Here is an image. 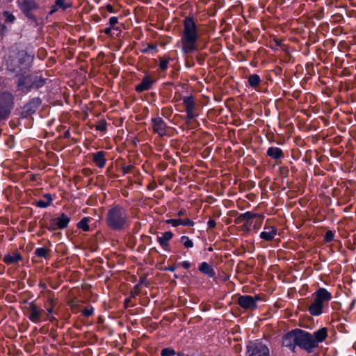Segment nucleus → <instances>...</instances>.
Returning a JSON list of instances; mask_svg holds the SVG:
<instances>
[{"mask_svg":"<svg viewBox=\"0 0 356 356\" xmlns=\"http://www.w3.org/2000/svg\"><path fill=\"white\" fill-rule=\"evenodd\" d=\"M247 356H270V348L262 339L250 340L246 345Z\"/></svg>","mask_w":356,"mask_h":356,"instance_id":"obj_7","label":"nucleus"},{"mask_svg":"<svg viewBox=\"0 0 356 356\" xmlns=\"http://www.w3.org/2000/svg\"><path fill=\"white\" fill-rule=\"evenodd\" d=\"M207 226H208V228H209V229L215 228V227L216 226V222L215 220L210 218L207 222Z\"/></svg>","mask_w":356,"mask_h":356,"instance_id":"obj_53","label":"nucleus"},{"mask_svg":"<svg viewBox=\"0 0 356 356\" xmlns=\"http://www.w3.org/2000/svg\"><path fill=\"white\" fill-rule=\"evenodd\" d=\"M313 338L312 333L298 328L297 346L307 353H313L316 348Z\"/></svg>","mask_w":356,"mask_h":356,"instance_id":"obj_8","label":"nucleus"},{"mask_svg":"<svg viewBox=\"0 0 356 356\" xmlns=\"http://www.w3.org/2000/svg\"><path fill=\"white\" fill-rule=\"evenodd\" d=\"M198 270L204 275H206L210 278L216 276V272L212 266L206 261H202L199 264Z\"/></svg>","mask_w":356,"mask_h":356,"instance_id":"obj_24","label":"nucleus"},{"mask_svg":"<svg viewBox=\"0 0 356 356\" xmlns=\"http://www.w3.org/2000/svg\"><path fill=\"white\" fill-rule=\"evenodd\" d=\"M181 265L184 269H188L191 267V263L188 261H182Z\"/></svg>","mask_w":356,"mask_h":356,"instance_id":"obj_55","label":"nucleus"},{"mask_svg":"<svg viewBox=\"0 0 356 356\" xmlns=\"http://www.w3.org/2000/svg\"><path fill=\"white\" fill-rule=\"evenodd\" d=\"M17 6L26 17L30 21L38 24V19L33 12L40 8L38 3L35 0H17Z\"/></svg>","mask_w":356,"mask_h":356,"instance_id":"obj_6","label":"nucleus"},{"mask_svg":"<svg viewBox=\"0 0 356 356\" xmlns=\"http://www.w3.org/2000/svg\"><path fill=\"white\" fill-rule=\"evenodd\" d=\"M279 172L282 177H288L289 175V170L286 166H280L279 168Z\"/></svg>","mask_w":356,"mask_h":356,"instance_id":"obj_44","label":"nucleus"},{"mask_svg":"<svg viewBox=\"0 0 356 356\" xmlns=\"http://www.w3.org/2000/svg\"><path fill=\"white\" fill-rule=\"evenodd\" d=\"M39 224L41 228L48 229L49 225L45 222L40 220Z\"/></svg>","mask_w":356,"mask_h":356,"instance_id":"obj_58","label":"nucleus"},{"mask_svg":"<svg viewBox=\"0 0 356 356\" xmlns=\"http://www.w3.org/2000/svg\"><path fill=\"white\" fill-rule=\"evenodd\" d=\"M162 115L165 118H168L172 113V109L170 107H165L161 110Z\"/></svg>","mask_w":356,"mask_h":356,"instance_id":"obj_47","label":"nucleus"},{"mask_svg":"<svg viewBox=\"0 0 356 356\" xmlns=\"http://www.w3.org/2000/svg\"><path fill=\"white\" fill-rule=\"evenodd\" d=\"M177 352L170 347L163 348L161 351V356H174Z\"/></svg>","mask_w":356,"mask_h":356,"instance_id":"obj_38","label":"nucleus"},{"mask_svg":"<svg viewBox=\"0 0 356 356\" xmlns=\"http://www.w3.org/2000/svg\"><path fill=\"white\" fill-rule=\"evenodd\" d=\"M314 301L323 306L325 302H328L332 298L331 293H330L325 288H319L314 293Z\"/></svg>","mask_w":356,"mask_h":356,"instance_id":"obj_17","label":"nucleus"},{"mask_svg":"<svg viewBox=\"0 0 356 356\" xmlns=\"http://www.w3.org/2000/svg\"><path fill=\"white\" fill-rule=\"evenodd\" d=\"M323 307L321 305L317 302L314 301L308 308V312L312 316H320L323 313Z\"/></svg>","mask_w":356,"mask_h":356,"instance_id":"obj_27","label":"nucleus"},{"mask_svg":"<svg viewBox=\"0 0 356 356\" xmlns=\"http://www.w3.org/2000/svg\"><path fill=\"white\" fill-rule=\"evenodd\" d=\"M51 250L46 247L37 248L35 250V255L38 258L47 259L49 257Z\"/></svg>","mask_w":356,"mask_h":356,"instance_id":"obj_31","label":"nucleus"},{"mask_svg":"<svg viewBox=\"0 0 356 356\" xmlns=\"http://www.w3.org/2000/svg\"><path fill=\"white\" fill-rule=\"evenodd\" d=\"M102 32L111 38H114L115 35L116 37H118L121 34L122 30L120 27H112L109 26L106 27Z\"/></svg>","mask_w":356,"mask_h":356,"instance_id":"obj_28","label":"nucleus"},{"mask_svg":"<svg viewBox=\"0 0 356 356\" xmlns=\"http://www.w3.org/2000/svg\"><path fill=\"white\" fill-rule=\"evenodd\" d=\"M139 293L138 291H131V293H130V296L129 297H131V298H135L136 296H138Z\"/></svg>","mask_w":356,"mask_h":356,"instance_id":"obj_62","label":"nucleus"},{"mask_svg":"<svg viewBox=\"0 0 356 356\" xmlns=\"http://www.w3.org/2000/svg\"><path fill=\"white\" fill-rule=\"evenodd\" d=\"M118 23V18L117 17H111L108 21V25L112 27H117L115 25Z\"/></svg>","mask_w":356,"mask_h":356,"instance_id":"obj_52","label":"nucleus"},{"mask_svg":"<svg viewBox=\"0 0 356 356\" xmlns=\"http://www.w3.org/2000/svg\"><path fill=\"white\" fill-rule=\"evenodd\" d=\"M57 302L53 298H48L47 306L45 307L47 315H51L54 313V308Z\"/></svg>","mask_w":356,"mask_h":356,"instance_id":"obj_33","label":"nucleus"},{"mask_svg":"<svg viewBox=\"0 0 356 356\" xmlns=\"http://www.w3.org/2000/svg\"><path fill=\"white\" fill-rule=\"evenodd\" d=\"M207 56V54H206V53H204V54L198 53L196 55V60H197V63L200 65H203L204 64Z\"/></svg>","mask_w":356,"mask_h":356,"instance_id":"obj_42","label":"nucleus"},{"mask_svg":"<svg viewBox=\"0 0 356 356\" xmlns=\"http://www.w3.org/2000/svg\"><path fill=\"white\" fill-rule=\"evenodd\" d=\"M237 303L241 307L246 310H254L257 308V305L254 302L253 296L250 295L239 296Z\"/></svg>","mask_w":356,"mask_h":356,"instance_id":"obj_15","label":"nucleus"},{"mask_svg":"<svg viewBox=\"0 0 356 356\" xmlns=\"http://www.w3.org/2000/svg\"><path fill=\"white\" fill-rule=\"evenodd\" d=\"M266 155L275 160H279L284 157L282 149L277 147H270L266 151Z\"/></svg>","mask_w":356,"mask_h":356,"instance_id":"obj_25","label":"nucleus"},{"mask_svg":"<svg viewBox=\"0 0 356 356\" xmlns=\"http://www.w3.org/2000/svg\"><path fill=\"white\" fill-rule=\"evenodd\" d=\"M58 8L59 7L56 6V2L55 1V4L51 7V10L49 14L52 15L53 13H56L58 10Z\"/></svg>","mask_w":356,"mask_h":356,"instance_id":"obj_56","label":"nucleus"},{"mask_svg":"<svg viewBox=\"0 0 356 356\" xmlns=\"http://www.w3.org/2000/svg\"><path fill=\"white\" fill-rule=\"evenodd\" d=\"M23 257L20 252L18 251H15L12 254H6L4 255L3 258V261L7 265L17 264L18 262L22 261Z\"/></svg>","mask_w":356,"mask_h":356,"instance_id":"obj_23","label":"nucleus"},{"mask_svg":"<svg viewBox=\"0 0 356 356\" xmlns=\"http://www.w3.org/2000/svg\"><path fill=\"white\" fill-rule=\"evenodd\" d=\"M244 223L241 226V231L249 233L252 229V222H243Z\"/></svg>","mask_w":356,"mask_h":356,"instance_id":"obj_43","label":"nucleus"},{"mask_svg":"<svg viewBox=\"0 0 356 356\" xmlns=\"http://www.w3.org/2000/svg\"><path fill=\"white\" fill-rule=\"evenodd\" d=\"M194 222L189 218L181 219V225L187 226V227H193L194 225Z\"/></svg>","mask_w":356,"mask_h":356,"instance_id":"obj_49","label":"nucleus"},{"mask_svg":"<svg viewBox=\"0 0 356 356\" xmlns=\"http://www.w3.org/2000/svg\"><path fill=\"white\" fill-rule=\"evenodd\" d=\"M56 6H58L63 10H66L72 7V3L69 0H56Z\"/></svg>","mask_w":356,"mask_h":356,"instance_id":"obj_35","label":"nucleus"},{"mask_svg":"<svg viewBox=\"0 0 356 356\" xmlns=\"http://www.w3.org/2000/svg\"><path fill=\"white\" fill-rule=\"evenodd\" d=\"M298 337V328H295L286 334L282 337V346L288 348L292 352H296L297 347V339Z\"/></svg>","mask_w":356,"mask_h":356,"instance_id":"obj_11","label":"nucleus"},{"mask_svg":"<svg viewBox=\"0 0 356 356\" xmlns=\"http://www.w3.org/2000/svg\"><path fill=\"white\" fill-rule=\"evenodd\" d=\"M3 17H5V23H14L15 21L16 20V17L15 16L10 12L9 11H3Z\"/></svg>","mask_w":356,"mask_h":356,"instance_id":"obj_37","label":"nucleus"},{"mask_svg":"<svg viewBox=\"0 0 356 356\" xmlns=\"http://www.w3.org/2000/svg\"><path fill=\"white\" fill-rule=\"evenodd\" d=\"M106 10L110 13H115V10H114V8L113 7V6L111 4H107L105 6Z\"/></svg>","mask_w":356,"mask_h":356,"instance_id":"obj_57","label":"nucleus"},{"mask_svg":"<svg viewBox=\"0 0 356 356\" xmlns=\"http://www.w3.org/2000/svg\"><path fill=\"white\" fill-rule=\"evenodd\" d=\"M17 90L28 94L33 90H38L42 88L47 83V79L43 77L39 72L33 73L19 72L15 75Z\"/></svg>","mask_w":356,"mask_h":356,"instance_id":"obj_2","label":"nucleus"},{"mask_svg":"<svg viewBox=\"0 0 356 356\" xmlns=\"http://www.w3.org/2000/svg\"><path fill=\"white\" fill-rule=\"evenodd\" d=\"M183 104L186 112V120H191L195 119L197 114L195 113V103L193 97L192 95L184 97Z\"/></svg>","mask_w":356,"mask_h":356,"instance_id":"obj_13","label":"nucleus"},{"mask_svg":"<svg viewBox=\"0 0 356 356\" xmlns=\"http://www.w3.org/2000/svg\"><path fill=\"white\" fill-rule=\"evenodd\" d=\"M277 234V229L275 226L265 225L264 231L259 234V237L266 241H272Z\"/></svg>","mask_w":356,"mask_h":356,"instance_id":"obj_18","label":"nucleus"},{"mask_svg":"<svg viewBox=\"0 0 356 356\" xmlns=\"http://www.w3.org/2000/svg\"><path fill=\"white\" fill-rule=\"evenodd\" d=\"M42 104L40 97H33L30 99L22 107L19 113L21 118H28L35 114Z\"/></svg>","mask_w":356,"mask_h":356,"instance_id":"obj_9","label":"nucleus"},{"mask_svg":"<svg viewBox=\"0 0 356 356\" xmlns=\"http://www.w3.org/2000/svg\"><path fill=\"white\" fill-rule=\"evenodd\" d=\"M313 340L316 348L318 347V343H322L325 340L327 337V330L326 327H321L318 330L314 332L312 334Z\"/></svg>","mask_w":356,"mask_h":356,"instance_id":"obj_22","label":"nucleus"},{"mask_svg":"<svg viewBox=\"0 0 356 356\" xmlns=\"http://www.w3.org/2000/svg\"><path fill=\"white\" fill-rule=\"evenodd\" d=\"M151 125L154 133L157 134L159 136L164 137L168 136L167 130L170 127L161 117L152 118L151 119Z\"/></svg>","mask_w":356,"mask_h":356,"instance_id":"obj_12","label":"nucleus"},{"mask_svg":"<svg viewBox=\"0 0 356 356\" xmlns=\"http://www.w3.org/2000/svg\"><path fill=\"white\" fill-rule=\"evenodd\" d=\"M175 269H176L175 266H165L164 268H162L161 270H163V271L174 272L175 270Z\"/></svg>","mask_w":356,"mask_h":356,"instance_id":"obj_54","label":"nucleus"},{"mask_svg":"<svg viewBox=\"0 0 356 356\" xmlns=\"http://www.w3.org/2000/svg\"><path fill=\"white\" fill-rule=\"evenodd\" d=\"M43 197L47 200V201H44L42 200H39L35 202V205L39 208L45 209L49 207L53 201L51 195L50 193H45L43 195Z\"/></svg>","mask_w":356,"mask_h":356,"instance_id":"obj_26","label":"nucleus"},{"mask_svg":"<svg viewBox=\"0 0 356 356\" xmlns=\"http://www.w3.org/2000/svg\"><path fill=\"white\" fill-rule=\"evenodd\" d=\"M179 242L187 249L192 248L194 246L193 241L188 236L185 235L180 237Z\"/></svg>","mask_w":356,"mask_h":356,"instance_id":"obj_34","label":"nucleus"},{"mask_svg":"<svg viewBox=\"0 0 356 356\" xmlns=\"http://www.w3.org/2000/svg\"><path fill=\"white\" fill-rule=\"evenodd\" d=\"M63 138H70V131L69 129L66 130L64 133H63Z\"/></svg>","mask_w":356,"mask_h":356,"instance_id":"obj_60","label":"nucleus"},{"mask_svg":"<svg viewBox=\"0 0 356 356\" xmlns=\"http://www.w3.org/2000/svg\"><path fill=\"white\" fill-rule=\"evenodd\" d=\"M90 170L88 169V168H84L83 170V173L84 174V175L86 176H88L90 174Z\"/></svg>","mask_w":356,"mask_h":356,"instance_id":"obj_63","label":"nucleus"},{"mask_svg":"<svg viewBox=\"0 0 356 356\" xmlns=\"http://www.w3.org/2000/svg\"><path fill=\"white\" fill-rule=\"evenodd\" d=\"M15 106V96L9 91L0 92V124L6 121Z\"/></svg>","mask_w":356,"mask_h":356,"instance_id":"obj_5","label":"nucleus"},{"mask_svg":"<svg viewBox=\"0 0 356 356\" xmlns=\"http://www.w3.org/2000/svg\"><path fill=\"white\" fill-rule=\"evenodd\" d=\"M165 222L166 224L172 225V227H177L179 225H181V218H178V219L170 218V219L166 220L165 221Z\"/></svg>","mask_w":356,"mask_h":356,"instance_id":"obj_41","label":"nucleus"},{"mask_svg":"<svg viewBox=\"0 0 356 356\" xmlns=\"http://www.w3.org/2000/svg\"><path fill=\"white\" fill-rule=\"evenodd\" d=\"M8 32V28L5 24L0 23V38H3Z\"/></svg>","mask_w":356,"mask_h":356,"instance_id":"obj_50","label":"nucleus"},{"mask_svg":"<svg viewBox=\"0 0 356 356\" xmlns=\"http://www.w3.org/2000/svg\"><path fill=\"white\" fill-rule=\"evenodd\" d=\"M199 38L197 25L193 16L188 15L183 20V31L181 36V52L190 55L198 51Z\"/></svg>","mask_w":356,"mask_h":356,"instance_id":"obj_1","label":"nucleus"},{"mask_svg":"<svg viewBox=\"0 0 356 356\" xmlns=\"http://www.w3.org/2000/svg\"><path fill=\"white\" fill-rule=\"evenodd\" d=\"M255 218H258L259 224H261L264 219V216L262 213H254L251 211H246L243 213L239 214L238 216L235 218L234 222L235 224L238 225L243 222H252V219Z\"/></svg>","mask_w":356,"mask_h":356,"instance_id":"obj_14","label":"nucleus"},{"mask_svg":"<svg viewBox=\"0 0 356 356\" xmlns=\"http://www.w3.org/2000/svg\"><path fill=\"white\" fill-rule=\"evenodd\" d=\"M94 311L92 306L87 307L81 311V314L85 317H89L94 314Z\"/></svg>","mask_w":356,"mask_h":356,"instance_id":"obj_40","label":"nucleus"},{"mask_svg":"<svg viewBox=\"0 0 356 356\" xmlns=\"http://www.w3.org/2000/svg\"><path fill=\"white\" fill-rule=\"evenodd\" d=\"M172 59L170 57H159V68L162 72H165L168 68V63Z\"/></svg>","mask_w":356,"mask_h":356,"instance_id":"obj_32","label":"nucleus"},{"mask_svg":"<svg viewBox=\"0 0 356 356\" xmlns=\"http://www.w3.org/2000/svg\"><path fill=\"white\" fill-rule=\"evenodd\" d=\"M131 299H132L131 297H128L124 300V307L125 309L134 306V304L132 303Z\"/></svg>","mask_w":356,"mask_h":356,"instance_id":"obj_51","label":"nucleus"},{"mask_svg":"<svg viewBox=\"0 0 356 356\" xmlns=\"http://www.w3.org/2000/svg\"><path fill=\"white\" fill-rule=\"evenodd\" d=\"M90 221L91 218L83 217L80 221L77 222L76 227L78 229H81L83 232H89L90 230L89 225Z\"/></svg>","mask_w":356,"mask_h":356,"instance_id":"obj_29","label":"nucleus"},{"mask_svg":"<svg viewBox=\"0 0 356 356\" xmlns=\"http://www.w3.org/2000/svg\"><path fill=\"white\" fill-rule=\"evenodd\" d=\"M248 82L249 86L254 89H257V88L260 85L261 82V79L260 76L257 74H250L248 78Z\"/></svg>","mask_w":356,"mask_h":356,"instance_id":"obj_30","label":"nucleus"},{"mask_svg":"<svg viewBox=\"0 0 356 356\" xmlns=\"http://www.w3.org/2000/svg\"><path fill=\"white\" fill-rule=\"evenodd\" d=\"M106 154L104 151H98L92 154V161L98 168H103L106 165V159L105 156Z\"/></svg>","mask_w":356,"mask_h":356,"instance_id":"obj_21","label":"nucleus"},{"mask_svg":"<svg viewBox=\"0 0 356 356\" xmlns=\"http://www.w3.org/2000/svg\"><path fill=\"white\" fill-rule=\"evenodd\" d=\"M55 220L56 221L55 224L57 227L63 230L68 227L71 218L65 213H61L57 218H54V221Z\"/></svg>","mask_w":356,"mask_h":356,"instance_id":"obj_20","label":"nucleus"},{"mask_svg":"<svg viewBox=\"0 0 356 356\" xmlns=\"http://www.w3.org/2000/svg\"><path fill=\"white\" fill-rule=\"evenodd\" d=\"M174 234L171 231H168L162 234L161 236H157V242L161 247L165 251H169V241L173 238Z\"/></svg>","mask_w":356,"mask_h":356,"instance_id":"obj_19","label":"nucleus"},{"mask_svg":"<svg viewBox=\"0 0 356 356\" xmlns=\"http://www.w3.org/2000/svg\"><path fill=\"white\" fill-rule=\"evenodd\" d=\"M26 309L27 317L35 323H39L44 314V310L39 307L35 301L29 302V306L26 307Z\"/></svg>","mask_w":356,"mask_h":356,"instance_id":"obj_10","label":"nucleus"},{"mask_svg":"<svg viewBox=\"0 0 356 356\" xmlns=\"http://www.w3.org/2000/svg\"><path fill=\"white\" fill-rule=\"evenodd\" d=\"M156 82V79H153L150 75L146 74L143 78L141 82L135 86V90L138 93L149 90Z\"/></svg>","mask_w":356,"mask_h":356,"instance_id":"obj_16","label":"nucleus"},{"mask_svg":"<svg viewBox=\"0 0 356 356\" xmlns=\"http://www.w3.org/2000/svg\"><path fill=\"white\" fill-rule=\"evenodd\" d=\"M95 129L101 132H106L107 130L106 121L104 119L99 120L97 125L95 126Z\"/></svg>","mask_w":356,"mask_h":356,"instance_id":"obj_36","label":"nucleus"},{"mask_svg":"<svg viewBox=\"0 0 356 356\" xmlns=\"http://www.w3.org/2000/svg\"><path fill=\"white\" fill-rule=\"evenodd\" d=\"M105 222L111 230L122 231L129 224L127 211L122 205L115 204L108 210Z\"/></svg>","mask_w":356,"mask_h":356,"instance_id":"obj_3","label":"nucleus"},{"mask_svg":"<svg viewBox=\"0 0 356 356\" xmlns=\"http://www.w3.org/2000/svg\"><path fill=\"white\" fill-rule=\"evenodd\" d=\"M273 42L275 43V44L277 46V47H280L282 46V41L279 39H277V38H275L273 40Z\"/></svg>","mask_w":356,"mask_h":356,"instance_id":"obj_59","label":"nucleus"},{"mask_svg":"<svg viewBox=\"0 0 356 356\" xmlns=\"http://www.w3.org/2000/svg\"><path fill=\"white\" fill-rule=\"evenodd\" d=\"M33 60V54L22 49L14 56L9 57L7 61V68L10 72L15 73V75L22 72H28L32 67Z\"/></svg>","mask_w":356,"mask_h":356,"instance_id":"obj_4","label":"nucleus"},{"mask_svg":"<svg viewBox=\"0 0 356 356\" xmlns=\"http://www.w3.org/2000/svg\"><path fill=\"white\" fill-rule=\"evenodd\" d=\"M186 214V209H181L179 210L178 212H177V216H185Z\"/></svg>","mask_w":356,"mask_h":356,"instance_id":"obj_61","label":"nucleus"},{"mask_svg":"<svg viewBox=\"0 0 356 356\" xmlns=\"http://www.w3.org/2000/svg\"><path fill=\"white\" fill-rule=\"evenodd\" d=\"M49 222H50V225L48 227V230L49 232H54V231H56L57 229H59V228L57 227V225H56V224H55L56 222H56V220L54 221V218H51Z\"/></svg>","mask_w":356,"mask_h":356,"instance_id":"obj_46","label":"nucleus"},{"mask_svg":"<svg viewBox=\"0 0 356 356\" xmlns=\"http://www.w3.org/2000/svg\"><path fill=\"white\" fill-rule=\"evenodd\" d=\"M186 356H202L200 353L193 352L191 354H187Z\"/></svg>","mask_w":356,"mask_h":356,"instance_id":"obj_64","label":"nucleus"},{"mask_svg":"<svg viewBox=\"0 0 356 356\" xmlns=\"http://www.w3.org/2000/svg\"><path fill=\"white\" fill-rule=\"evenodd\" d=\"M134 168V167L133 165H128L126 166H123L122 168L123 175H127V174L131 173L132 172Z\"/></svg>","mask_w":356,"mask_h":356,"instance_id":"obj_48","label":"nucleus"},{"mask_svg":"<svg viewBox=\"0 0 356 356\" xmlns=\"http://www.w3.org/2000/svg\"><path fill=\"white\" fill-rule=\"evenodd\" d=\"M157 49V47L156 45H154L152 44H147V47L145 49H143L141 50V52L143 54H148L150 51H156Z\"/></svg>","mask_w":356,"mask_h":356,"instance_id":"obj_45","label":"nucleus"},{"mask_svg":"<svg viewBox=\"0 0 356 356\" xmlns=\"http://www.w3.org/2000/svg\"><path fill=\"white\" fill-rule=\"evenodd\" d=\"M335 231L327 230L324 235V241L325 243H330L334 241Z\"/></svg>","mask_w":356,"mask_h":356,"instance_id":"obj_39","label":"nucleus"}]
</instances>
